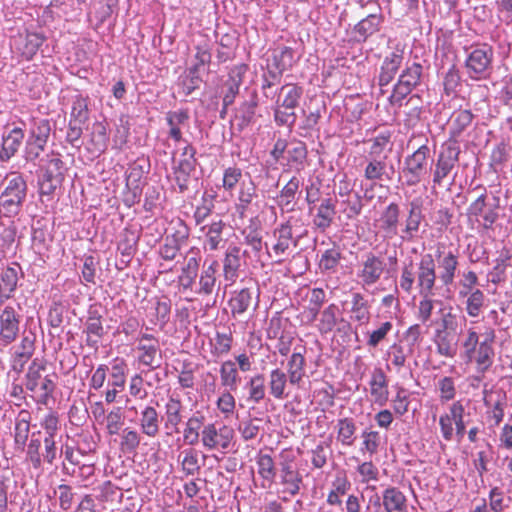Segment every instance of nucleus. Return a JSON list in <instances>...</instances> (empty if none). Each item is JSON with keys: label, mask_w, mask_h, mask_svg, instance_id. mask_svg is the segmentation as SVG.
<instances>
[{"label": "nucleus", "mask_w": 512, "mask_h": 512, "mask_svg": "<svg viewBox=\"0 0 512 512\" xmlns=\"http://www.w3.org/2000/svg\"><path fill=\"white\" fill-rule=\"evenodd\" d=\"M416 282L419 295L417 319L426 323L431 319L434 310V288L436 284V273L434 259L431 254L421 258L417 264V271L414 270L413 262L405 264L401 269L399 286L406 293L413 291Z\"/></svg>", "instance_id": "f257e3e1"}, {"label": "nucleus", "mask_w": 512, "mask_h": 512, "mask_svg": "<svg viewBox=\"0 0 512 512\" xmlns=\"http://www.w3.org/2000/svg\"><path fill=\"white\" fill-rule=\"evenodd\" d=\"M496 332L493 328H486L482 334V340L479 333L470 327L462 341L461 357L468 364H474L478 373L484 374L494 363Z\"/></svg>", "instance_id": "f03ea898"}, {"label": "nucleus", "mask_w": 512, "mask_h": 512, "mask_svg": "<svg viewBox=\"0 0 512 512\" xmlns=\"http://www.w3.org/2000/svg\"><path fill=\"white\" fill-rule=\"evenodd\" d=\"M47 370L45 359L34 358L24 375L25 389L31 393L37 405L48 406L54 400L58 375L55 372L44 374Z\"/></svg>", "instance_id": "7ed1b4c3"}, {"label": "nucleus", "mask_w": 512, "mask_h": 512, "mask_svg": "<svg viewBox=\"0 0 512 512\" xmlns=\"http://www.w3.org/2000/svg\"><path fill=\"white\" fill-rule=\"evenodd\" d=\"M467 53L464 67L467 76L475 81L487 80L493 71L494 51L487 43L473 44L465 48Z\"/></svg>", "instance_id": "20e7f679"}, {"label": "nucleus", "mask_w": 512, "mask_h": 512, "mask_svg": "<svg viewBox=\"0 0 512 512\" xmlns=\"http://www.w3.org/2000/svg\"><path fill=\"white\" fill-rule=\"evenodd\" d=\"M303 95V88L296 83H286L278 90L274 108L277 125H293L296 121L295 108Z\"/></svg>", "instance_id": "39448f33"}, {"label": "nucleus", "mask_w": 512, "mask_h": 512, "mask_svg": "<svg viewBox=\"0 0 512 512\" xmlns=\"http://www.w3.org/2000/svg\"><path fill=\"white\" fill-rule=\"evenodd\" d=\"M4 189L0 195V212L5 217L17 215L27 194V184L18 173H11L4 180Z\"/></svg>", "instance_id": "423d86ee"}, {"label": "nucleus", "mask_w": 512, "mask_h": 512, "mask_svg": "<svg viewBox=\"0 0 512 512\" xmlns=\"http://www.w3.org/2000/svg\"><path fill=\"white\" fill-rule=\"evenodd\" d=\"M475 189H480L481 193L468 206L466 212L467 218L470 222L477 223L478 226L485 231L492 230L499 218V198H495V203L489 204L487 202L488 195L486 188L478 186Z\"/></svg>", "instance_id": "0eeeda50"}, {"label": "nucleus", "mask_w": 512, "mask_h": 512, "mask_svg": "<svg viewBox=\"0 0 512 512\" xmlns=\"http://www.w3.org/2000/svg\"><path fill=\"white\" fill-rule=\"evenodd\" d=\"M470 413L465 411V406L462 401L457 400L451 403L448 407V411L441 414L439 417V427L442 438L450 442L455 435L458 440H461L465 433L467 425L470 423Z\"/></svg>", "instance_id": "6e6552de"}, {"label": "nucleus", "mask_w": 512, "mask_h": 512, "mask_svg": "<svg viewBox=\"0 0 512 512\" xmlns=\"http://www.w3.org/2000/svg\"><path fill=\"white\" fill-rule=\"evenodd\" d=\"M423 74V66L419 62H406L397 82L393 86L388 101L392 107L400 108L403 101L411 92L420 85Z\"/></svg>", "instance_id": "1a4fd4ad"}, {"label": "nucleus", "mask_w": 512, "mask_h": 512, "mask_svg": "<svg viewBox=\"0 0 512 512\" xmlns=\"http://www.w3.org/2000/svg\"><path fill=\"white\" fill-rule=\"evenodd\" d=\"M296 246L297 239L293 237L292 226L289 222L276 227L272 232L271 239L265 242L266 253L274 259L276 264L285 262Z\"/></svg>", "instance_id": "9d476101"}, {"label": "nucleus", "mask_w": 512, "mask_h": 512, "mask_svg": "<svg viewBox=\"0 0 512 512\" xmlns=\"http://www.w3.org/2000/svg\"><path fill=\"white\" fill-rule=\"evenodd\" d=\"M40 436L41 431L33 432L26 450V459L35 469L41 468L43 462L52 465L58 455L56 437L44 436L42 440Z\"/></svg>", "instance_id": "9b49d317"}, {"label": "nucleus", "mask_w": 512, "mask_h": 512, "mask_svg": "<svg viewBox=\"0 0 512 512\" xmlns=\"http://www.w3.org/2000/svg\"><path fill=\"white\" fill-rule=\"evenodd\" d=\"M279 483L283 487L282 493L291 497L299 494L303 483V476L297 469L296 456L292 449L286 448L279 453Z\"/></svg>", "instance_id": "f8f14e48"}, {"label": "nucleus", "mask_w": 512, "mask_h": 512, "mask_svg": "<svg viewBox=\"0 0 512 512\" xmlns=\"http://www.w3.org/2000/svg\"><path fill=\"white\" fill-rule=\"evenodd\" d=\"M45 41L46 36L43 33L23 27L10 37V46L22 60L30 61Z\"/></svg>", "instance_id": "ddd939ff"}, {"label": "nucleus", "mask_w": 512, "mask_h": 512, "mask_svg": "<svg viewBox=\"0 0 512 512\" xmlns=\"http://www.w3.org/2000/svg\"><path fill=\"white\" fill-rule=\"evenodd\" d=\"M429 154L430 149L424 144L405 158L401 171L404 185L412 187L421 182L427 174Z\"/></svg>", "instance_id": "4468645a"}, {"label": "nucleus", "mask_w": 512, "mask_h": 512, "mask_svg": "<svg viewBox=\"0 0 512 512\" xmlns=\"http://www.w3.org/2000/svg\"><path fill=\"white\" fill-rule=\"evenodd\" d=\"M21 308L12 305L5 306L0 311V345L11 346L22 335Z\"/></svg>", "instance_id": "2eb2a0df"}, {"label": "nucleus", "mask_w": 512, "mask_h": 512, "mask_svg": "<svg viewBox=\"0 0 512 512\" xmlns=\"http://www.w3.org/2000/svg\"><path fill=\"white\" fill-rule=\"evenodd\" d=\"M234 440V430L227 425L217 428L215 423L205 425L201 431L202 446L208 450L227 452Z\"/></svg>", "instance_id": "dca6fc26"}, {"label": "nucleus", "mask_w": 512, "mask_h": 512, "mask_svg": "<svg viewBox=\"0 0 512 512\" xmlns=\"http://www.w3.org/2000/svg\"><path fill=\"white\" fill-rule=\"evenodd\" d=\"M435 257L436 280L438 279L443 287L449 288L454 284L459 271V253L452 250L445 252L437 248Z\"/></svg>", "instance_id": "f3484780"}, {"label": "nucleus", "mask_w": 512, "mask_h": 512, "mask_svg": "<svg viewBox=\"0 0 512 512\" xmlns=\"http://www.w3.org/2000/svg\"><path fill=\"white\" fill-rule=\"evenodd\" d=\"M20 342L10 348V369L20 374L26 364L33 357L36 350V335L31 331H24L19 337Z\"/></svg>", "instance_id": "a211bd4d"}, {"label": "nucleus", "mask_w": 512, "mask_h": 512, "mask_svg": "<svg viewBox=\"0 0 512 512\" xmlns=\"http://www.w3.org/2000/svg\"><path fill=\"white\" fill-rule=\"evenodd\" d=\"M137 361L152 370L160 366L161 350L159 339L150 333H140L136 339Z\"/></svg>", "instance_id": "6ab92c4d"}, {"label": "nucleus", "mask_w": 512, "mask_h": 512, "mask_svg": "<svg viewBox=\"0 0 512 512\" xmlns=\"http://www.w3.org/2000/svg\"><path fill=\"white\" fill-rule=\"evenodd\" d=\"M385 259L373 252L363 256L358 270L357 277L363 287H371L378 283L386 271Z\"/></svg>", "instance_id": "aec40b11"}, {"label": "nucleus", "mask_w": 512, "mask_h": 512, "mask_svg": "<svg viewBox=\"0 0 512 512\" xmlns=\"http://www.w3.org/2000/svg\"><path fill=\"white\" fill-rule=\"evenodd\" d=\"M196 164V149L192 144L187 143L173 168L175 182L181 193L188 190L190 178L195 171Z\"/></svg>", "instance_id": "412c9836"}, {"label": "nucleus", "mask_w": 512, "mask_h": 512, "mask_svg": "<svg viewBox=\"0 0 512 512\" xmlns=\"http://www.w3.org/2000/svg\"><path fill=\"white\" fill-rule=\"evenodd\" d=\"M65 461L63 462V469L66 474L76 477L85 482L90 480L95 475V463L83 462L79 451H75L72 446H65L63 451Z\"/></svg>", "instance_id": "4be33fe9"}, {"label": "nucleus", "mask_w": 512, "mask_h": 512, "mask_svg": "<svg viewBox=\"0 0 512 512\" xmlns=\"http://www.w3.org/2000/svg\"><path fill=\"white\" fill-rule=\"evenodd\" d=\"M460 148L458 145L445 144L439 153L433 170L434 186H441L443 180L451 173L459 162Z\"/></svg>", "instance_id": "5701e85b"}, {"label": "nucleus", "mask_w": 512, "mask_h": 512, "mask_svg": "<svg viewBox=\"0 0 512 512\" xmlns=\"http://www.w3.org/2000/svg\"><path fill=\"white\" fill-rule=\"evenodd\" d=\"M475 115L469 109H456L448 120V141L446 144L457 145L463 140L467 129L472 125Z\"/></svg>", "instance_id": "b1692460"}, {"label": "nucleus", "mask_w": 512, "mask_h": 512, "mask_svg": "<svg viewBox=\"0 0 512 512\" xmlns=\"http://www.w3.org/2000/svg\"><path fill=\"white\" fill-rule=\"evenodd\" d=\"M103 316L96 306H90L84 323L83 333L88 347L96 348L106 334Z\"/></svg>", "instance_id": "393cba45"}, {"label": "nucleus", "mask_w": 512, "mask_h": 512, "mask_svg": "<svg viewBox=\"0 0 512 512\" xmlns=\"http://www.w3.org/2000/svg\"><path fill=\"white\" fill-rule=\"evenodd\" d=\"M484 404L487 408L488 422L495 427L499 426L505 416V408L507 406L506 393L501 390L485 391Z\"/></svg>", "instance_id": "a878e982"}, {"label": "nucleus", "mask_w": 512, "mask_h": 512, "mask_svg": "<svg viewBox=\"0 0 512 512\" xmlns=\"http://www.w3.org/2000/svg\"><path fill=\"white\" fill-rule=\"evenodd\" d=\"M247 70L248 66L246 64L235 65L230 69L228 79L224 83L226 92L223 95V109L221 111L222 117L223 114L226 113L227 107L234 103Z\"/></svg>", "instance_id": "bb28decb"}, {"label": "nucleus", "mask_w": 512, "mask_h": 512, "mask_svg": "<svg viewBox=\"0 0 512 512\" xmlns=\"http://www.w3.org/2000/svg\"><path fill=\"white\" fill-rule=\"evenodd\" d=\"M241 268V248L230 244L225 250L222 261V274L228 286L236 283Z\"/></svg>", "instance_id": "cd10ccee"}, {"label": "nucleus", "mask_w": 512, "mask_h": 512, "mask_svg": "<svg viewBox=\"0 0 512 512\" xmlns=\"http://www.w3.org/2000/svg\"><path fill=\"white\" fill-rule=\"evenodd\" d=\"M421 206L416 202L410 203V208L404 220V227L401 230L400 238L402 242L412 243L418 236L421 223L423 221Z\"/></svg>", "instance_id": "c85d7f7f"}, {"label": "nucleus", "mask_w": 512, "mask_h": 512, "mask_svg": "<svg viewBox=\"0 0 512 512\" xmlns=\"http://www.w3.org/2000/svg\"><path fill=\"white\" fill-rule=\"evenodd\" d=\"M290 386V379L283 369L277 367L270 370L267 380V389L273 399L281 401L288 398Z\"/></svg>", "instance_id": "c756f323"}, {"label": "nucleus", "mask_w": 512, "mask_h": 512, "mask_svg": "<svg viewBox=\"0 0 512 512\" xmlns=\"http://www.w3.org/2000/svg\"><path fill=\"white\" fill-rule=\"evenodd\" d=\"M305 352V347H302L299 351L295 349L287 361V371L285 373L290 379L292 387L300 388L306 377Z\"/></svg>", "instance_id": "7c9ffc66"}, {"label": "nucleus", "mask_w": 512, "mask_h": 512, "mask_svg": "<svg viewBox=\"0 0 512 512\" xmlns=\"http://www.w3.org/2000/svg\"><path fill=\"white\" fill-rule=\"evenodd\" d=\"M383 18L381 14H370L354 25L350 41L362 43L379 31Z\"/></svg>", "instance_id": "2f4dec72"}, {"label": "nucleus", "mask_w": 512, "mask_h": 512, "mask_svg": "<svg viewBox=\"0 0 512 512\" xmlns=\"http://www.w3.org/2000/svg\"><path fill=\"white\" fill-rule=\"evenodd\" d=\"M184 405L180 397L176 394L168 396L164 405L165 423L167 430L179 432V426L183 422Z\"/></svg>", "instance_id": "473e14b6"}, {"label": "nucleus", "mask_w": 512, "mask_h": 512, "mask_svg": "<svg viewBox=\"0 0 512 512\" xmlns=\"http://www.w3.org/2000/svg\"><path fill=\"white\" fill-rule=\"evenodd\" d=\"M404 53L403 51H394L385 56L378 76V84L380 87L389 85L395 78L403 64Z\"/></svg>", "instance_id": "72a5a7b5"}, {"label": "nucleus", "mask_w": 512, "mask_h": 512, "mask_svg": "<svg viewBox=\"0 0 512 512\" xmlns=\"http://www.w3.org/2000/svg\"><path fill=\"white\" fill-rule=\"evenodd\" d=\"M109 141L108 125L103 121H96L92 124L87 149L94 155L99 156L107 149Z\"/></svg>", "instance_id": "f704fd0d"}, {"label": "nucleus", "mask_w": 512, "mask_h": 512, "mask_svg": "<svg viewBox=\"0 0 512 512\" xmlns=\"http://www.w3.org/2000/svg\"><path fill=\"white\" fill-rule=\"evenodd\" d=\"M218 261L213 259L209 264L202 265V270L198 279V288L196 293L200 296H210L217 284Z\"/></svg>", "instance_id": "c9c22d12"}, {"label": "nucleus", "mask_w": 512, "mask_h": 512, "mask_svg": "<svg viewBox=\"0 0 512 512\" xmlns=\"http://www.w3.org/2000/svg\"><path fill=\"white\" fill-rule=\"evenodd\" d=\"M226 223L222 219L212 220L210 223L200 226V231L205 237V248L209 251H217L223 247V231Z\"/></svg>", "instance_id": "e433bc0d"}, {"label": "nucleus", "mask_w": 512, "mask_h": 512, "mask_svg": "<svg viewBox=\"0 0 512 512\" xmlns=\"http://www.w3.org/2000/svg\"><path fill=\"white\" fill-rule=\"evenodd\" d=\"M32 414L28 409H21L14 420L13 438L15 447L24 450L31 428Z\"/></svg>", "instance_id": "4c0bfd02"}, {"label": "nucleus", "mask_w": 512, "mask_h": 512, "mask_svg": "<svg viewBox=\"0 0 512 512\" xmlns=\"http://www.w3.org/2000/svg\"><path fill=\"white\" fill-rule=\"evenodd\" d=\"M343 321L338 305L331 303L320 312L316 328L319 334L327 335L332 333L338 323Z\"/></svg>", "instance_id": "58836bf2"}, {"label": "nucleus", "mask_w": 512, "mask_h": 512, "mask_svg": "<svg viewBox=\"0 0 512 512\" xmlns=\"http://www.w3.org/2000/svg\"><path fill=\"white\" fill-rule=\"evenodd\" d=\"M204 422L205 416L200 411H196L186 420L182 434L184 444L193 447L199 443Z\"/></svg>", "instance_id": "ea45409f"}, {"label": "nucleus", "mask_w": 512, "mask_h": 512, "mask_svg": "<svg viewBox=\"0 0 512 512\" xmlns=\"http://www.w3.org/2000/svg\"><path fill=\"white\" fill-rule=\"evenodd\" d=\"M336 215V205L332 198H325L316 208L312 223L322 232L326 231L333 223Z\"/></svg>", "instance_id": "a19ab883"}, {"label": "nucleus", "mask_w": 512, "mask_h": 512, "mask_svg": "<svg viewBox=\"0 0 512 512\" xmlns=\"http://www.w3.org/2000/svg\"><path fill=\"white\" fill-rule=\"evenodd\" d=\"M382 505L385 512H408L407 497L397 487L390 486L382 492Z\"/></svg>", "instance_id": "79ce46f5"}, {"label": "nucleus", "mask_w": 512, "mask_h": 512, "mask_svg": "<svg viewBox=\"0 0 512 512\" xmlns=\"http://www.w3.org/2000/svg\"><path fill=\"white\" fill-rule=\"evenodd\" d=\"M433 342L436 352L445 358H454L458 350L456 333L451 331L435 330Z\"/></svg>", "instance_id": "37998d69"}, {"label": "nucleus", "mask_w": 512, "mask_h": 512, "mask_svg": "<svg viewBox=\"0 0 512 512\" xmlns=\"http://www.w3.org/2000/svg\"><path fill=\"white\" fill-rule=\"evenodd\" d=\"M51 132V124L49 119L40 118L34 120V126L31 130L33 141L29 143L34 155L38 156L45 148Z\"/></svg>", "instance_id": "c03bdc74"}, {"label": "nucleus", "mask_w": 512, "mask_h": 512, "mask_svg": "<svg viewBox=\"0 0 512 512\" xmlns=\"http://www.w3.org/2000/svg\"><path fill=\"white\" fill-rule=\"evenodd\" d=\"M140 432L149 438H155L160 432V417L155 407L145 406L139 418Z\"/></svg>", "instance_id": "a18cd8bd"}, {"label": "nucleus", "mask_w": 512, "mask_h": 512, "mask_svg": "<svg viewBox=\"0 0 512 512\" xmlns=\"http://www.w3.org/2000/svg\"><path fill=\"white\" fill-rule=\"evenodd\" d=\"M199 454L200 452L194 447L186 448L179 453L177 462L181 473L185 477L195 476L200 473L201 463L199 460Z\"/></svg>", "instance_id": "49530a36"}, {"label": "nucleus", "mask_w": 512, "mask_h": 512, "mask_svg": "<svg viewBox=\"0 0 512 512\" xmlns=\"http://www.w3.org/2000/svg\"><path fill=\"white\" fill-rule=\"evenodd\" d=\"M464 299V308L468 317L477 318L486 307L487 297L482 290H475L458 295Z\"/></svg>", "instance_id": "de8ad7c7"}, {"label": "nucleus", "mask_w": 512, "mask_h": 512, "mask_svg": "<svg viewBox=\"0 0 512 512\" xmlns=\"http://www.w3.org/2000/svg\"><path fill=\"white\" fill-rule=\"evenodd\" d=\"M350 303L351 319L359 324H368L371 319V306L365 296L360 292H354Z\"/></svg>", "instance_id": "09e8293b"}, {"label": "nucleus", "mask_w": 512, "mask_h": 512, "mask_svg": "<svg viewBox=\"0 0 512 512\" xmlns=\"http://www.w3.org/2000/svg\"><path fill=\"white\" fill-rule=\"evenodd\" d=\"M236 363L231 360H225L220 364L219 376L220 384L224 389L236 391L241 383V377Z\"/></svg>", "instance_id": "8fccbe9b"}, {"label": "nucleus", "mask_w": 512, "mask_h": 512, "mask_svg": "<svg viewBox=\"0 0 512 512\" xmlns=\"http://www.w3.org/2000/svg\"><path fill=\"white\" fill-rule=\"evenodd\" d=\"M233 334L231 331H216L214 337L209 340L210 354L213 358L218 359L228 355L233 347Z\"/></svg>", "instance_id": "3c124183"}, {"label": "nucleus", "mask_w": 512, "mask_h": 512, "mask_svg": "<svg viewBox=\"0 0 512 512\" xmlns=\"http://www.w3.org/2000/svg\"><path fill=\"white\" fill-rule=\"evenodd\" d=\"M21 267H5L0 271V298L9 299L15 292L19 280V272Z\"/></svg>", "instance_id": "603ef678"}, {"label": "nucleus", "mask_w": 512, "mask_h": 512, "mask_svg": "<svg viewBox=\"0 0 512 512\" xmlns=\"http://www.w3.org/2000/svg\"><path fill=\"white\" fill-rule=\"evenodd\" d=\"M24 139V131L19 128H13L6 136H3L2 147L0 150V160L8 161L19 150Z\"/></svg>", "instance_id": "864d4df0"}, {"label": "nucleus", "mask_w": 512, "mask_h": 512, "mask_svg": "<svg viewBox=\"0 0 512 512\" xmlns=\"http://www.w3.org/2000/svg\"><path fill=\"white\" fill-rule=\"evenodd\" d=\"M166 122L169 127L168 136L176 143L183 140L181 127L186 125L189 120V112L187 109H179L166 113Z\"/></svg>", "instance_id": "5fc2aeb1"}, {"label": "nucleus", "mask_w": 512, "mask_h": 512, "mask_svg": "<svg viewBox=\"0 0 512 512\" xmlns=\"http://www.w3.org/2000/svg\"><path fill=\"white\" fill-rule=\"evenodd\" d=\"M336 440L342 446L351 447L356 440V423L351 417H344L337 420L335 425Z\"/></svg>", "instance_id": "6e6d98bb"}, {"label": "nucleus", "mask_w": 512, "mask_h": 512, "mask_svg": "<svg viewBox=\"0 0 512 512\" xmlns=\"http://www.w3.org/2000/svg\"><path fill=\"white\" fill-rule=\"evenodd\" d=\"M253 296L249 288H243L235 292L230 298L228 305L230 308L231 316L237 318L246 313L252 306Z\"/></svg>", "instance_id": "4d7b16f0"}, {"label": "nucleus", "mask_w": 512, "mask_h": 512, "mask_svg": "<svg viewBox=\"0 0 512 512\" xmlns=\"http://www.w3.org/2000/svg\"><path fill=\"white\" fill-rule=\"evenodd\" d=\"M400 208L397 203H390L380 216V228L389 237L397 234Z\"/></svg>", "instance_id": "13d9d810"}, {"label": "nucleus", "mask_w": 512, "mask_h": 512, "mask_svg": "<svg viewBox=\"0 0 512 512\" xmlns=\"http://www.w3.org/2000/svg\"><path fill=\"white\" fill-rule=\"evenodd\" d=\"M108 436L119 435L125 425V414L122 407L115 406L108 411L100 424Z\"/></svg>", "instance_id": "bf43d9fd"}, {"label": "nucleus", "mask_w": 512, "mask_h": 512, "mask_svg": "<svg viewBox=\"0 0 512 512\" xmlns=\"http://www.w3.org/2000/svg\"><path fill=\"white\" fill-rule=\"evenodd\" d=\"M370 393L374 402L379 405H384L388 400V384L386 375L382 370H377L373 373L370 380Z\"/></svg>", "instance_id": "052dcab7"}, {"label": "nucleus", "mask_w": 512, "mask_h": 512, "mask_svg": "<svg viewBox=\"0 0 512 512\" xmlns=\"http://www.w3.org/2000/svg\"><path fill=\"white\" fill-rule=\"evenodd\" d=\"M300 185V179L296 176H293L281 189L277 200L278 206L281 209H286L288 212L294 210V201L296 194L299 191Z\"/></svg>", "instance_id": "680f3d73"}, {"label": "nucleus", "mask_w": 512, "mask_h": 512, "mask_svg": "<svg viewBox=\"0 0 512 512\" xmlns=\"http://www.w3.org/2000/svg\"><path fill=\"white\" fill-rule=\"evenodd\" d=\"M256 465L258 475L263 480L262 487H265V482L270 486L274 482L276 476L274 459L270 454L259 452L256 456Z\"/></svg>", "instance_id": "e2e57ef3"}, {"label": "nucleus", "mask_w": 512, "mask_h": 512, "mask_svg": "<svg viewBox=\"0 0 512 512\" xmlns=\"http://www.w3.org/2000/svg\"><path fill=\"white\" fill-rule=\"evenodd\" d=\"M248 400L253 403H260L266 398L265 377L262 373L252 375L246 382Z\"/></svg>", "instance_id": "0e129e2a"}, {"label": "nucleus", "mask_w": 512, "mask_h": 512, "mask_svg": "<svg viewBox=\"0 0 512 512\" xmlns=\"http://www.w3.org/2000/svg\"><path fill=\"white\" fill-rule=\"evenodd\" d=\"M294 50L288 46L275 49L272 53V66L283 73L294 65Z\"/></svg>", "instance_id": "69168bd1"}, {"label": "nucleus", "mask_w": 512, "mask_h": 512, "mask_svg": "<svg viewBox=\"0 0 512 512\" xmlns=\"http://www.w3.org/2000/svg\"><path fill=\"white\" fill-rule=\"evenodd\" d=\"M120 432V450L123 453H135L141 444L142 433L131 427L123 428Z\"/></svg>", "instance_id": "338daca9"}, {"label": "nucleus", "mask_w": 512, "mask_h": 512, "mask_svg": "<svg viewBox=\"0 0 512 512\" xmlns=\"http://www.w3.org/2000/svg\"><path fill=\"white\" fill-rule=\"evenodd\" d=\"M512 254L508 249H502L499 257L495 260V265L490 272L491 282L495 285L505 281L506 270L511 266Z\"/></svg>", "instance_id": "774afa93"}]
</instances>
